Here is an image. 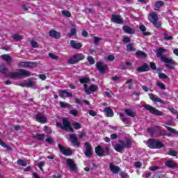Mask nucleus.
Here are the masks:
<instances>
[{
    "instance_id": "f257e3e1",
    "label": "nucleus",
    "mask_w": 178,
    "mask_h": 178,
    "mask_svg": "<svg viewBox=\"0 0 178 178\" xmlns=\"http://www.w3.org/2000/svg\"><path fill=\"white\" fill-rule=\"evenodd\" d=\"M0 73L1 74H6L9 79H19V77H30L31 76V72L24 69H19L17 72L8 74V68H6L5 64L0 65Z\"/></svg>"
},
{
    "instance_id": "f03ea898",
    "label": "nucleus",
    "mask_w": 178,
    "mask_h": 178,
    "mask_svg": "<svg viewBox=\"0 0 178 178\" xmlns=\"http://www.w3.org/2000/svg\"><path fill=\"white\" fill-rule=\"evenodd\" d=\"M125 141L123 140H119L118 143H117L114 146V149L116 151V152H120L122 154V151L124 149V148H130V145H131L133 141L130 138H125Z\"/></svg>"
},
{
    "instance_id": "7ed1b4c3",
    "label": "nucleus",
    "mask_w": 178,
    "mask_h": 178,
    "mask_svg": "<svg viewBox=\"0 0 178 178\" xmlns=\"http://www.w3.org/2000/svg\"><path fill=\"white\" fill-rule=\"evenodd\" d=\"M146 145H147L150 149H161V148H163V147H165V145L162 143V142L154 138L148 139L146 143Z\"/></svg>"
},
{
    "instance_id": "20e7f679",
    "label": "nucleus",
    "mask_w": 178,
    "mask_h": 178,
    "mask_svg": "<svg viewBox=\"0 0 178 178\" xmlns=\"http://www.w3.org/2000/svg\"><path fill=\"white\" fill-rule=\"evenodd\" d=\"M84 59H86V56L81 53H78L71 56L68 60L67 63L69 65H76L80 60H84Z\"/></svg>"
},
{
    "instance_id": "39448f33",
    "label": "nucleus",
    "mask_w": 178,
    "mask_h": 178,
    "mask_svg": "<svg viewBox=\"0 0 178 178\" xmlns=\"http://www.w3.org/2000/svg\"><path fill=\"white\" fill-rule=\"evenodd\" d=\"M143 108H145L146 111H148L152 113V115H155L156 116H163V113L162 111L156 109V108L149 105V104H144Z\"/></svg>"
},
{
    "instance_id": "423d86ee",
    "label": "nucleus",
    "mask_w": 178,
    "mask_h": 178,
    "mask_svg": "<svg viewBox=\"0 0 178 178\" xmlns=\"http://www.w3.org/2000/svg\"><path fill=\"white\" fill-rule=\"evenodd\" d=\"M58 149L63 155H65V156H72V154H73L72 149H66L60 144H58Z\"/></svg>"
},
{
    "instance_id": "0eeeda50",
    "label": "nucleus",
    "mask_w": 178,
    "mask_h": 178,
    "mask_svg": "<svg viewBox=\"0 0 178 178\" xmlns=\"http://www.w3.org/2000/svg\"><path fill=\"white\" fill-rule=\"evenodd\" d=\"M66 163L68 168L72 170V172H77L79 168H77V165L74 163V161L72 159H67Z\"/></svg>"
},
{
    "instance_id": "6e6552de",
    "label": "nucleus",
    "mask_w": 178,
    "mask_h": 178,
    "mask_svg": "<svg viewBox=\"0 0 178 178\" xmlns=\"http://www.w3.org/2000/svg\"><path fill=\"white\" fill-rule=\"evenodd\" d=\"M163 62L165 63V67L167 69H175V65H176V62L175 61V60L166 57L164 58Z\"/></svg>"
},
{
    "instance_id": "1a4fd4ad",
    "label": "nucleus",
    "mask_w": 178,
    "mask_h": 178,
    "mask_svg": "<svg viewBox=\"0 0 178 178\" xmlns=\"http://www.w3.org/2000/svg\"><path fill=\"white\" fill-rule=\"evenodd\" d=\"M37 62H30V61H21L19 63V66L22 67H37Z\"/></svg>"
},
{
    "instance_id": "9d476101",
    "label": "nucleus",
    "mask_w": 178,
    "mask_h": 178,
    "mask_svg": "<svg viewBox=\"0 0 178 178\" xmlns=\"http://www.w3.org/2000/svg\"><path fill=\"white\" fill-rule=\"evenodd\" d=\"M84 146L86 147V151L84 152L86 156H88V158H91L92 155V147H91V144L86 142L84 143Z\"/></svg>"
},
{
    "instance_id": "9b49d317",
    "label": "nucleus",
    "mask_w": 178,
    "mask_h": 178,
    "mask_svg": "<svg viewBox=\"0 0 178 178\" xmlns=\"http://www.w3.org/2000/svg\"><path fill=\"white\" fill-rule=\"evenodd\" d=\"M111 22L115 23L116 24H124V21L122 19V17L118 15H111Z\"/></svg>"
},
{
    "instance_id": "f8f14e48",
    "label": "nucleus",
    "mask_w": 178,
    "mask_h": 178,
    "mask_svg": "<svg viewBox=\"0 0 178 178\" xmlns=\"http://www.w3.org/2000/svg\"><path fill=\"white\" fill-rule=\"evenodd\" d=\"M70 141L72 143V144L74 145V147L80 146V142H79V138H77V136L74 134H70Z\"/></svg>"
},
{
    "instance_id": "ddd939ff",
    "label": "nucleus",
    "mask_w": 178,
    "mask_h": 178,
    "mask_svg": "<svg viewBox=\"0 0 178 178\" xmlns=\"http://www.w3.org/2000/svg\"><path fill=\"white\" fill-rule=\"evenodd\" d=\"M96 67L97 70L100 72V73L104 74L105 73V71L106 70V69H108V65H104L103 63L98 62L96 63Z\"/></svg>"
},
{
    "instance_id": "4468645a",
    "label": "nucleus",
    "mask_w": 178,
    "mask_h": 178,
    "mask_svg": "<svg viewBox=\"0 0 178 178\" xmlns=\"http://www.w3.org/2000/svg\"><path fill=\"white\" fill-rule=\"evenodd\" d=\"M137 72L139 73H144L145 72H149V65L146 63H144L142 66L136 69Z\"/></svg>"
},
{
    "instance_id": "2eb2a0df",
    "label": "nucleus",
    "mask_w": 178,
    "mask_h": 178,
    "mask_svg": "<svg viewBox=\"0 0 178 178\" xmlns=\"http://www.w3.org/2000/svg\"><path fill=\"white\" fill-rule=\"evenodd\" d=\"M149 99L153 101V102H159V104H165V101H163L162 99L159 98V97H156L155 95L152 93L149 94Z\"/></svg>"
},
{
    "instance_id": "dca6fc26",
    "label": "nucleus",
    "mask_w": 178,
    "mask_h": 178,
    "mask_svg": "<svg viewBox=\"0 0 178 178\" xmlns=\"http://www.w3.org/2000/svg\"><path fill=\"white\" fill-rule=\"evenodd\" d=\"M163 52H166V49L162 48V47H159L156 53V57L157 58H161V60L163 61L165 60V58H166V56H163Z\"/></svg>"
},
{
    "instance_id": "f3484780",
    "label": "nucleus",
    "mask_w": 178,
    "mask_h": 178,
    "mask_svg": "<svg viewBox=\"0 0 178 178\" xmlns=\"http://www.w3.org/2000/svg\"><path fill=\"white\" fill-rule=\"evenodd\" d=\"M49 35L51 38H55L56 40H59V38H60V33H59L54 29H51L49 32Z\"/></svg>"
},
{
    "instance_id": "a211bd4d",
    "label": "nucleus",
    "mask_w": 178,
    "mask_h": 178,
    "mask_svg": "<svg viewBox=\"0 0 178 178\" xmlns=\"http://www.w3.org/2000/svg\"><path fill=\"white\" fill-rule=\"evenodd\" d=\"M35 119L39 123H47V117L38 113L35 115Z\"/></svg>"
},
{
    "instance_id": "6ab92c4d",
    "label": "nucleus",
    "mask_w": 178,
    "mask_h": 178,
    "mask_svg": "<svg viewBox=\"0 0 178 178\" xmlns=\"http://www.w3.org/2000/svg\"><path fill=\"white\" fill-rule=\"evenodd\" d=\"M109 169L111 172L114 174L119 173V172H120V168L113 165L112 163H111L109 165Z\"/></svg>"
},
{
    "instance_id": "aec40b11",
    "label": "nucleus",
    "mask_w": 178,
    "mask_h": 178,
    "mask_svg": "<svg viewBox=\"0 0 178 178\" xmlns=\"http://www.w3.org/2000/svg\"><path fill=\"white\" fill-rule=\"evenodd\" d=\"M1 58L3 60H5L9 66L12 65V57H10V56L8 54H3L1 56Z\"/></svg>"
},
{
    "instance_id": "412c9836",
    "label": "nucleus",
    "mask_w": 178,
    "mask_h": 178,
    "mask_svg": "<svg viewBox=\"0 0 178 178\" xmlns=\"http://www.w3.org/2000/svg\"><path fill=\"white\" fill-rule=\"evenodd\" d=\"M104 111L106 113V115L107 116V118H113L114 116V113H113V110H112V108H111V107H106L104 109Z\"/></svg>"
},
{
    "instance_id": "4be33fe9",
    "label": "nucleus",
    "mask_w": 178,
    "mask_h": 178,
    "mask_svg": "<svg viewBox=\"0 0 178 178\" xmlns=\"http://www.w3.org/2000/svg\"><path fill=\"white\" fill-rule=\"evenodd\" d=\"M165 165V166H167V168H169L170 169H175V168H177V164L172 160L167 161Z\"/></svg>"
},
{
    "instance_id": "5701e85b",
    "label": "nucleus",
    "mask_w": 178,
    "mask_h": 178,
    "mask_svg": "<svg viewBox=\"0 0 178 178\" xmlns=\"http://www.w3.org/2000/svg\"><path fill=\"white\" fill-rule=\"evenodd\" d=\"M95 152L98 156H104V149L101 145H98L95 147Z\"/></svg>"
},
{
    "instance_id": "b1692460",
    "label": "nucleus",
    "mask_w": 178,
    "mask_h": 178,
    "mask_svg": "<svg viewBox=\"0 0 178 178\" xmlns=\"http://www.w3.org/2000/svg\"><path fill=\"white\" fill-rule=\"evenodd\" d=\"M122 30L127 34H134V33H136L134 29L130 28V26L126 25L122 27Z\"/></svg>"
},
{
    "instance_id": "393cba45",
    "label": "nucleus",
    "mask_w": 178,
    "mask_h": 178,
    "mask_svg": "<svg viewBox=\"0 0 178 178\" xmlns=\"http://www.w3.org/2000/svg\"><path fill=\"white\" fill-rule=\"evenodd\" d=\"M70 45L72 48H74V49H80L81 47H83V44H81V43L80 42L76 43V41L74 40L70 41Z\"/></svg>"
},
{
    "instance_id": "a878e982",
    "label": "nucleus",
    "mask_w": 178,
    "mask_h": 178,
    "mask_svg": "<svg viewBox=\"0 0 178 178\" xmlns=\"http://www.w3.org/2000/svg\"><path fill=\"white\" fill-rule=\"evenodd\" d=\"M97 90H98V86H97L96 85H90L89 86L88 90H86V92L90 95V94H91V92H95V91H97Z\"/></svg>"
},
{
    "instance_id": "bb28decb",
    "label": "nucleus",
    "mask_w": 178,
    "mask_h": 178,
    "mask_svg": "<svg viewBox=\"0 0 178 178\" xmlns=\"http://www.w3.org/2000/svg\"><path fill=\"white\" fill-rule=\"evenodd\" d=\"M139 30L142 31L143 35L147 36V35H151L150 32H147V27H145V25L142 24L139 26Z\"/></svg>"
},
{
    "instance_id": "cd10ccee",
    "label": "nucleus",
    "mask_w": 178,
    "mask_h": 178,
    "mask_svg": "<svg viewBox=\"0 0 178 178\" xmlns=\"http://www.w3.org/2000/svg\"><path fill=\"white\" fill-rule=\"evenodd\" d=\"M124 113L127 115V116H129L130 118H135L137 116V113L136 111H131L130 109H125L124 110Z\"/></svg>"
},
{
    "instance_id": "c85d7f7f",
    "label": "nucleus",
    "mask_w": 178,
    "mask_h": 178,
    "mask_svg": "<svg viewBox=\"0 0 178 178\" xmlns=\"http://www.w3.org/2000/svg\"><path fill=\"white\" fill-rule=\"evenodd\" d=\"M33 138L38 140V141H42L45 138V134H37L33 135Z\"/></svg>"
},
{
    "instance_id": "c756f323",
    "label": "nucleus",
    "mask_w": 178,
    "mask_h": 178,
    "mask_svg": "<svg viewBox=\"0 0 178 178\" xmlns=\"http://www.w3.org/2000/svg\"><path fill=\"white\" fill-rule=\"evenodd\" d=\"M149 16L151 19H149V20L151 23H152V22H158V20H159V17L155 13H151L149 14Z\"/></svg>"
},
{
    "instance_id": "7c9ffc66",
    "label": "nucleus",
    "mask_w": 178,
    "mask_h": 178,
    "mask_svg": "<svg viewBox=\"0 0 178 178\" xmlns=\"http://www.w3.org/2000/svg\"><path fill=\"white\" fill-rule=\"evenodd\" d=\"M63 126H61V129L63 130H66L68 127H70V125L72 124L69 121L66 119L63 120Z\"/></svg>"
},
{
    "instance_id": "2f4dec72",
    "label": "nucleus",
    "mask_w": 178,
    "mask_h": 178,
    "mask_svg": "<svg viewBox=\"0 0 178 178\" xmlns=\"http://www.w3.org/2000/svg\"><path fill=\"white\" fill-rule=\"evenodd\" d=\"M136 55L138 58H147V54L143 51H136Z\"/></svg>"
},
{
    "instance_id": "473e14b6",
    "label": "nucleus",
    "mask_w": 178,
    "mask_h": 178,
    "mask_svg": "<svg viewBox=\"0 0 178 178\" xmlns=\"http://www.w3.org/2000/svg\"><path fill=\"white\" fill-rule=\"evenodd\" d=\"M104 151V156H106L107 155H111V148L108 146H105L103 149Z\"/></svg>"
},
{
    "instance_id": "72a5a7b5",
    "label": "nucleus",
    "mask_w": 178,
    "mask_h": 178,
    "mask_svg": "<svg viewBox=\"0 0 178 178\" xmlns=\"http://www.w3.org/2000/svg\"><path fill=\"white\" fill-rule=\"evenodd\" d=\"M17 165L19 166H27V161L19 159L17 161Z\"/></svg>"
},
{
    "instance_id": "f704fd0d",
    "label": "nucleus",
    "mask_w": 178,
    "mask_h": 178,
    "mask_svg": "<svg viewBox=\"0 0 178 178\" xmlns=\"http://www.w3.org/2000/svg\"><path fill=\"white\" fill-rule=\"evenodd\" d=\"M165 5V2L163 1H157L154 3V7L155 8H162Z\"/></svg>"
},
{
    "instance_id": "c9c22d12",
    "label": "nucleus",
    "mask_w": 178,
    "mask_h": 178,
    "mask_svg": "<svg viewBox=\"0 0 178 178\" xmlns=\"http://www.w3.org/2000/svg\"><path fill=\"white\" fill-rule=\"evenodd\" d=\"M165 129H167V130H168V131H170V133H172L173 134H176L177 136H178V131L173 129V128H171L168 126H165Z\"/></svg>"
},
{
    "instance_id": "e433bc0d",
    "label": "nucleus",
    "mask_w": 178,
    "mask_h": 178,
    "mask_svg": "<svg viewBox=\"0 0 178 178\" xmlns=\"http://www.w3.org/2000/svg\"><path fill=\"white\" fill-rule=\"evenodd\" d=\"M79 81L81 84L87 83L90 82V78L88 77H82L79 79Z\"/></svg>"
},
{
    "instance_id": "4c0bfd02",
    "label": "nucleus",
    "mask_w": 178,
    "mask_h": 178,
    "mask_svg": "<svg viewBox=\"0 0 178 178\" xmlns=\"http://www.w3.org/2000/svg\"><path fill=\"white\" fill-rule=\"evenodd\" d=\"M127 52H131V51H136V48L133 47V44L130 43L127 45Z\"/></svg>"
},
{
    "instance_id": "58836bf2",
    "label": "nucleus",
    "mask_w": 178,
    "mask_h": 178,
    "mask_svg": "<svg viewBox=\"0 0 178 178\" xmlns=\"http://www.w3.org/2000/svg\"><path fill=\"white\" fill-rule=\"evenodd\" d=\"M74 35H77V31H76V29L72 28L70 30V33H68V36L73 37Z\"/></svg>"
},
{
    "instance_id": "ea45409f",
    "label": "nucleus",
    "mask_w": 178,
    "mask_h": 178,
    "mask_svg": "<svg viewBox=\"0 0 178 178\" xmlns=\"http://www.w3.org/2000/svg\"><path fill=\"white\" fill-rule=\"evenodd\" d=\"M167 155H170V156H177V152L170 149L169 152L167 153Z\"/></svg>"
},
{
    "instance_id": "a19ab883",
    "label": "nucleus",
    "mask_w": 178,
    "mask_h": 178,
    "mask_svg": "<svg viewBox=\"0 0 178 178\" xmlns=\"http://www.w3.org/2000/svg\"><path fill=\"white\" fill-rule=\"evenodd\" d=\"M59 105H60V108H70V104L68 103H66L65 102H60Z\"/></svg>"
},
{
    "instance_id": "79ce46f5",
    "label": "nucleus",
    "mask_w": 178,
    "mask_h": 178,
    "mask_svg": "<svg viewBox=\"0 0 178 178\" xmlns=\"http://www.w3.org/2000/svg\"><path fill=\"white\" fill-rule=\"evenodd\" d=\"M88 62H89L90 65H94L95 63V60H94V57L91 56H88L87 57Z\"/></svg>"
},
{
    "instance_id": "37998d69",
    "label": "nucleus",
    "mask_w": 178,
    "mask_h": 178,
    "mask_svg": "<svg viewBox=\"0 0 178 178\" xmlns=\"http://www.w3.org/2000/svg\"><path fill=\"white\" fill-rule=\"evenodd\" d=\"M99 41H102V38H98L97 36H95L93 38V42L94 44H95L96 45H98L99 44Z\"/></svg>"
},
{
    "instance_id": "c03bdc74",
    "label": "nucleus",
    "mask_w": 178,
    "mask_h": 178,
    "mask_svg": "<svg viewBox=\"0 0 178 178\" xmlns=\"http://www.w3.org/2000/svg\"><path fill=\"white\" fill-rule=\"evenodd\" d=\"M163 35H164L163 40H165V41H170V40H173V36L168 35L167 33H164Z\"/></svg>"
},
{
    "instance_id": "a18cd8bd",
    "label": "nucleus",
    "mask_w": 178,
    "mask_h": 178,
    "mask_svg": "<svg viewBox=\"0 0 178 178\" xmlns=\"http://www.w3.org/2000/svg\"><path fill=\"white\" fill-rule=\"evenodd\" d=\"M46 143H47V144H49L50 145H52V144H54V138H52V137L51 136H48L46 140H45Z\"/></svg>"
},
{
    "instance_id": "49530a36",
    "label": "nucleus",
    "mask_w": 178,
    "mask_h": 178,
    "mask_svg": "<svg viewBox=\"0 0 178 178\" xmlns=\"http://www.w3.org/2000/svg\"><path fill=\"white\" fill-rule=\"evenodd\" d=\"M37 166L39 168V169H40L41 171H42V170H44V168H44V166H45V163H44V161H40V162L38 163Z\"/></svg>"
},
{
    "instance_id": "de8ad7c7",
    "label": "nucleus",
    "mask_w": 178,
    "mask_h": 178,
    "mask_svg": "<svg viewBox=\"0 0 178 178\" xmlns=\"http://www.w3.org/2000/svg\"><path fill=\"white\" fill-rule=\"evenodd\" d=\"M61 13H62V15H63L66 17H71V16H72V13L68 10H63L61 12Z\"/></svg>"
},
{
    "instance_id": "09e8293b",
    "label": "nucleus",
    "mask_w": 178,
    "mask_h": 178,
    "mask_svg": "<svg viewBox=\"0 0 178 178\" xmlns=\"http://www.w3.org/2000/svg\"><path fill=\"white\" fill-rule=\"evenodd\" d=\"M150 172H155L156 170H159V166L158 165H152L149 168Z\"/></svg>"
},
{
    "instance_id": "8fccbe9b",
    "label": "nucleus",
    "mask_w": 178,
    "mask_h": 178,
    "mask_svg": "<svg viewBox=\"0 0 178 178\" xmlns=\"http://www.w3.org/2000/svg\"><path fill=\"white\" fill-rule=\"evenodd\" d=\"M72 126L75 130H79V129H81V124L79 122L72 123Z\"/></svg>"
},
{
    "instance_id": "3c124183",
    "label": "nucleus",
    "mask_w": 178,
    "mask_h": 178,
    "mask_svg": "<svg viewBox=\"0 0 178 178\" xmlns=\"http://www.w3.org/2000/svg\"><path fill=\"white\" fill-rule=\"evenodd\" d=\"M70 115H72V116H77L79 115V111L76 109H72L69 112Z\"/></svg>"
},
{
    "instance_id": "603ef678",
    "label": "nucleus",
    "mask_w": 178,
    "mask_h": 178,
    "mask_svg": "<svg viewBox=\"0 0 178 178\" xmlns=\"http://www.w3.org/2000/svg\"><path fill=\"white\" fill-rule=\"evenodd\" d=\"M157 86L161 90H166V86L162 82L158 81Z\"/></svg>"
},
{
    "instance_id": "864d4df0",
    "label": "nucleus",
    "mask_w": 178,
    "mask_h": 178,
    "mask_svg": "<svg viewBox=\"0 0 178 178\" xmlns=\"http://www.w3.org/2000/svg\"><path fill=\"white\" fill-rule=\"evenodd\" d=\"M49 57L51 58V59H54L55 60H58V59H59V57L54 54V53H49Z\"/></svg>"
},
{
    "instance_id": "5fc2aeb1",
    "label": "nucleus",
    "mask_w": 178,
    "mask_h": 178,
    "mask_svg": "<svg viewBox=\"0 0 178 178\" xmlns=\"http://www.w3.org/2000/svg\"><path fill=\"white\" fill-rule=\"evenodd\" d=\"M58 92H59L58 95L60 98H65V94L66 92V90H59Z\"/></svg>"
},
{
    "instance_id": "6e6d98bb",
    "label": "nucleus",
    "mask_w": 178,
    "mask_h": 178,
    "mask_svg": "<svg viewBox=\"0 0 178 178\" xmlns=\"http://www.w3.org/2000/svg\"><path fill=\"white\" fill-rule=\"evenodd\" d=\"M159 77L161 79V80H165V79H168V76L163 73H159Z\"/></svg>"
},
{
    "instance_id": "4d7b16f0",
    "label": "nucleus",
    "mask_w": 178,
    "mask_h": 178,
    "mask_svg": "<svg viewBox=\"0 0 178 178\" xmlns=\"http://www.w3.org/2000/svg\"><path fill=\"white\" fill-rule=\"evenodd\" d=\"M31 45L32 47V48H38V43L35 41V40H31Z\"/></svg>"
},
{
    "instance_id": "13d9d810",
    "label": "nucleus",
    "mask_w": 178,
    "mask_h": 178,
    "mask_svg": "<svg viewBox=\"0 0 178 178\" xmlns=\"http://www.w3.org/2000/svg\"><path fill=\"white\" fill-rule=\"evenodd\" d=\"M152 23L156 27V29H159V27H161V22L158 21H154V22H152Z\"/></svg>"
},
{
    "instance_id": "bf43d9fd",
    "label": "nucleus",
    "mask_w": 178,
    "mask_h": 178,
    "mask_svg": "<svg viewBox=\"0 0 178 178\" xmlns=\"http://www.w3.org/2000/svg\"><path fill=\"white\" fill-rule=\"evenodd\" d=\"M149 66L152 70H156V64L154 62H150L149 63Z\"/></svg>"
},
{
    "instance_id": "052dcab7",
    "label": "nucleus",
    "mask_w": 178,
    "mask_h": 178,
    "mask_svg": "<svg viewBox=\"0 0 178 178\" xmlns=\"http://www.w3.org/2000/svg\"><path fill=\"white\" fill-rule=\"evenodd\" d=\"M13 38H14L15 41H19V40H22V35H20L19 34H15V35H13Z\"/></svg>"
},
{
    "instance_id": "680f3d73",
    "label": "nucleus",
    "mask_w": 178,
    "mask_h": 178,
    "mask_svg": "<svg viewBox=\"0 0 178 178\" xmlns=\"http://www.w3.org/2000/svg\"><path fill=\"white\" fill-rule=\"evenodd\" d=\"M122 41L124 42H125V44H127V43L130 42V41H131V39H130V38H129L127 36H125L123 38Z\"/></svg>"
},
{
    "instance_id": "e2e57ef3",
    "label": "nucleus",
    "mask_w": 178,
    "mask_h": 178,
    "mask_svg": "<svg viewBox=\"0 0 178 178\" xmlns=\"http://www.w3.org/2000/svg\"><path fill=\"white\" fill-rule=\"evenodd\" d=\"M26 87L28 88L34 87V82H33L32 81H30L26 83Z\"/></svg>"
},
{
    "instance_id": "0e129e2a",
    "label": "nucleus",
    "mask_w": 178,
    "mask_h": 178,
    "mask_svg": "<svg viewBox=\"0 0 178 178\" xmlns=\"http://www.w3.org/2000/svg\"><path fill=\"white\" fill-rule=\"evenodd\" d=\"M39 79H40V80H47V75L44 74H40L38 75Z\"/></svg>"
},
{
    "instance_id": "69168bd1",
    "label": "nucleus",
    "mask_w": 178,
    "mask_h": 178,
    "mask_svg": "<svg viewBox=\"0 0 178 178\" xmlns=\"http://www.w3.org/2000/svg\"><path fill=\"white\" fill-rule=\"evenodd\" d=\"M147 131L151 134V136H153L154 133V128H147Z\"/></svg>"
},
{
    "instance_id": "338daca9",
    "label": "nucleus",
    "mask_w": 178,
    "mask_h": 178,
    "mask_svg": "<svg viewBox=\"0 0 178 178\" xmlns=\"http://www.w3.org/2000/svg\"><path fill=\"white\" fill-rule=\"evenodd\" d=\"M89 115H90V116L95 117V116L97 115V113H96L94 110H90V111H89Z\"/></svg>"
},
{
    "instance_id": "774afa93",
    "label": "nucleus",
    "mask_w": 178,
    "mask_h": 178,
    "mask_svg": "<svg viewBox=\"0 0 178 178\" xmlns=\"http://www.w3.org/2000/svg\"><path fill=\"white\" fill-rule=\"evenodd\" d=\"M63 175L61 173H58L57 175H53V178H62Z\"/></svg>"
}]
</instances>
